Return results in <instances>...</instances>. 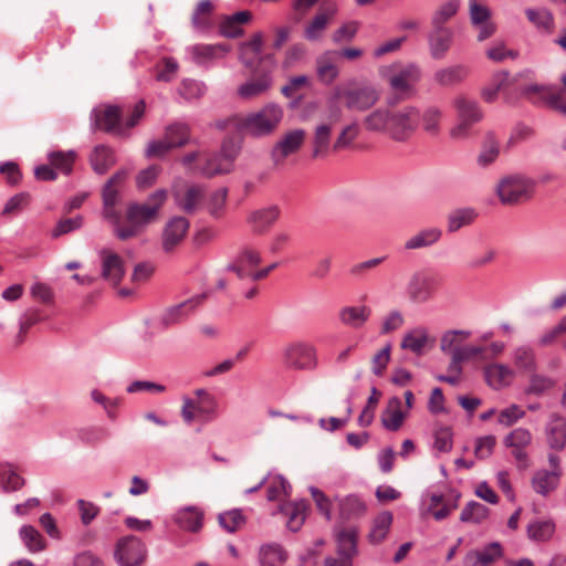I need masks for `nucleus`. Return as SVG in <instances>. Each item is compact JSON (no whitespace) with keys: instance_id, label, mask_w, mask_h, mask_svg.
Here are the masks:
<instances>
[{"instance_id":"obj_57","label":"nucleus","mask_w":566,"mask_h":566,"mask_svg":"<svg viewBox=\"0 0 566 566\" xmlns=\"http://www.w3.org/2000/svg\"><path fill=\"white\" fill-rule=\"evenodd\" d=\"M555 525L552 521H538L528 525V537L534 541H547L552 537Z\"/></svg>"},{"instance_id":"obj_1","label":"nucleus","mask_w":566,"mask_h":566,"mask_svg":"<svg viewBox=\"0 0 566 566\" xmlns=\"http://www.w3.org/2000/svg\"><path fill=\"white\" fill-rule=\"evenodd\" d=\"M419 120L420 112L415 106H380L363 118V126L367 132L379 133L395 142L406 143L417 132Z\"/></svg>"},{"instance_id":"obj_17","label":"nucleus","mask_w":566,"mask_h":566,"mask_svg":"<svg viewBox=\"0 0 566 566\" xmlns=\"http://www.w3.org/2000/svg\"><path fill=\"white\" fill-rule=\"evenodd\" d=\"M262 262L261 251L253 245H244L238 253L234 262L229 266L240 279L253 281V274Z\"/></svg>"},{"instance_id":"obj_36","label":"nucleus","mask_w":566,"mask_h":566,"mask_svg":"<svg viewBox=\"0 0 566 566\" xmlns=\"http://www.w3.org/2000/svg\"><path fill=\"white\" fill-rule=\"evenodd\" d=\"M205 195V189L201 186L192 185L187 187L184 193L176 192V203L186 213H193L201 202Z\"/></svg>"},{"instance_id":"obj_16","label":"nucleus","mask_w":566,"mask_h":566,"mask_svg":"<svg viewBox=\"0 0 566 566\" xmlns=\"http://www.w3.org/2000/svg\"><path fill=\"white\" fill-rule=\"evenodd\" d=\"M190 222L187 218L176 216L170 218L164 227L161 248L166 253H172L185 240Z\"/></svg>"},{"instance_id":"obj_9","label":"nucleus","mask_w":566,"mask_h":566,"mask_svg":"<svg viewBox=\"0 0 566 566\" xmlns=\"http://www.w3.org/2000/svg\"><path fill=\"white\" fill-rule=\"evenodd\" d=\"M458 116V124L451 128L452 139H464L470 135L471 127L483 118V112L479 103L465 95H458L453 101Z\"/></svg>"},{"instance_id":"obj_48","label":"nucleus","mask_w":566,"mask_h":566,"mask_svg":"<svg viewBox=\"0 0 566 566\" xmlns=\"http://www.w3.org/2000/svg\"><path fill=\"white\" fill-rule=\"evenodd\" d=\"M490 510L475 501L467 503L463 507L460 520L464 523L480 524L489 516Z\"/></svg>"},{"instance_id":"obj_58","label":"nucleus","mask_w":566,"mask_h":566,"mask_svg":"<svg viewBox=\"0 0 566 566\" xmlns=\"http://www.w3.org/2000/svg\"><path fill=\"white\" fill-rule=\"evenodd\" d=\"M156 80L160 82H170L172 81L177 72L179 70V65L177 61L172 57H164L156 65Z\"/></svg>"},{"instance_id":"obj_59","label":"nucleus","mask_w":566,"mask_h":566,"mask_svg":"<svg viewBox=\"0 0 566 566\" xmlns=\"http://www.w3.org/2000/svg\"><path fill=\"white\" fill-rule=\"evenodd\" d=\"M0 478L4 491H18L24 485V479H22L10 465H3L0 468Z\"/></svg>"},{"instance_id":"obj_31","label":"nucleus","mask_w":566,"mask_h":566,"mask_svg":"<svg viewBox=\"0 0 566 566\" xmlns=\"http://www.w3.org/2000/svg\"><path fill=\"white\" fill-rule=\"evenodd\" d=\"M338 52L328 51L316 60V72L321 82L331 84L338 75Z\"/></svg>"},{"instance_id":"obj_26","label":"nucleus","mask_w":566,"mask_h":566,"mask_svg":"<svg viewBox=\"0 0 566 566\" xmlns=\"http://www.w3.org/2000/svg\"><path fill=\"white\" fill-rule=\"evenodd\" d=\"M434 339L430 337L429 332L423 326L415 327L408 331L401 339L400 347L409 350L417 356L424 354L427 347L433 344Z\"/></svg>"},{"instance_id":"obj_61","label":"nucleus","mask_w":566,"mask_h":566,"mask_svg":"<svg viewBox=\"0 0 566 566\" xmlns=\"http://www.w3.org/2000/svg\"><path fill=\"white\" fill-rule=\"evenodd\" d=\"M228 190L227 188H220L210 195L208 202L209 213L213 218H221L224 212L227 203Z\"/></svg>"},{"instance_id":"obj_30","label":"nucleus","mask_w":566,"mask_h":566,"mask_svg":"<svg viewBox=\"0 0 566 566\" xmlns=\"http://www.w3.org/2000/svg\"><path fill=\"white\" fill-rule=\"evenodd\" d=\"M407 417L402 410V402L398 397L389 399L386 409L381 415V423L389 431H398Z\"/></svg>"},{"instance_id":"obj_8","label":"nucleus","mask_w":566,"mask_h":566,"mask_svg":"<svg viewBox=\"0 0 566 566\" xmlns=\"http://www.w3.org/2000/svg\"><path fill=\"white\" fill-rule=\"evenodd\" d=\"M335 97L342 99L348 111L365 112L378 103L380 92L370 84H357L337 87Z\"/></svg>"},{"instance_id":"obj_28","label":"nucleus","mask_w":566,"mask_h":566,"mask_svg":"<svg viewBox=\"0 0 566 566\" xmlns=\"http://www.w3.org/2000/svg\"><path fill=\"white\" fill-rule=\"evenodd\" d=\"M371 308L367 305L344 306L338 312L339 322L350 328H361L369 319Z\"/></svg>"},{"instance_id":"obj_24","label":"nucleus","mask_w":566,"mask_h":566,"mask_svg":"<svg viewBox=\"0 0 566 566\" xmlns=\"http://www.w3.org/2000/svg\"><path fill=\"white\" fill-rule=\"evenodd\" d=\"M102 277L109 284L116 286L125 274L122 256L109 249L101 251Z\"/></svg>"},{"instance_id":"obj_45","label":"nucleus","mask_w":566,"mask_h":566,"mask_svg":"<svg viewBox=\"0 0 566 566\" xmlns=\"http://www.w3.org/2000/svg\"><path fill=\"white\" fill-rule=\"evenodd\" d=\"M176 523L184 530L197 532L202 524V513L196 507H186L176 515Z\"/></svg>"},{"instance_id":"obj_14","label":"nucleus","mask_w":566,"mask_h":566,"mask_svg":"<svg viewBox=\"0 0 566 566\" xmlns=\"http://www.w3.org/2000/svg\"><path fill=\"white\" fill-rule=\"evenodd\" d=\"M532 440V433L525 428H516L504 438V444L511 449V454L520 470H525L530 467L526 448L531 446Z\"/></svg>"},{"instance_id":"obj_34","label":"nucleus","mask_w":566,"mask_h":566,"mask_svg":"<svg viewBox=\"0 0 566 566\" xmlns=\"http://www.w3.org/2000/svg\"><path fill=\"white\" fill-rule=\"evenodd\" d=\"M252 13L248 10L224 17L220 23V32L227 38H239L243 34L242 24L250 22Z\"/></svg>"},{"instance_id":"obj_23","label":"nucleus","mask_w":566,"mask_h":566,"mask_svg":"<svg viewBox=\"0 0 566 566\" xmlns=\"http://www.w3.org/2000/svg\"><path fill=\"white\" fill-rule=\"evenodd\" d=\"M252 73L251 80L243 83L238 88V94L241 98L252 99L270 90L272 86L271 71H250Z\"/></svg>"},{"instance_id":"obj_32","label":"nucleus","mask_w":566,"mask_h":566,"mask_svg":"<svg viewBox=\"0 0 566 566\" xmlns=\"http://www.w3.org/2000/svg\"><path fill=\"white\" fill-rule=\"evenodd\" d=\"M442 237L439 228H426L408 238L403 243L406 251L426 249L437 243Z\"/></svg>"},{"instance_id":"obj_53","label":"nucleus","mask_w":566,"mask_h":566,"mask_svg":"<svg viewBox=\"0 0 566 566\" xmlns=\"http://www.w3.org/2000/svg\"><path fill=\"white\" fill-rule=\"evenodd\" d=\"M365 510L363 501L355 495L346 496L339 502V512L344 518L360 516L365 513Z\"/></svg>"},{"instance_id":"obj_54","label":"nucleus","mask_w":566,"mask_h":566,"mask_svg":"<svg viewBox=\"0 0 566 566\" xmlns=\"http://www.w3.org/2000/svg\"><path fill=\"white\" fill-rule=\"evenodd\" d=\"M306 510H307V503L305 501H300L295 503H291L287 507V527L296 532L300 530L302 524L305 521L306 516Z\"/></svg>"},{"instance_id":"obj_21","label":"nucleus","mask_w":566,"mask_h":566,"mask_svg":"<svg viewBox=\"0 0 566 566\" xmlns=\"http://www.w3.org/2000/svg\"><path fill=\"white\" fill-rule=\"evenodd\" d=\"M280 214L281 210L277 206H270L250 212L247 217V223L253 234L263 235L279 220Z\"/></svg>"},{"instance_id":"obj_25","label":"nucleus","mask_w":566,"mask_h":566,"mask_svg":"<svg viewBox=\"0 0 566 566\" xmlns=\"http://www.w3.org/2000/svg\"><path fill=\"white\" fill-rule=\"evenodd\" d=\"M337 12V7L333 2H324L313 20L306 25L304 36L310 41L321 39L329 21Z\"/></svg>"},{"instance_id":"obj_5","label":"nucleus","mask_w":566,"mask_h":566,"mask_svg":"<svg viewBox=\"0 0 566 566\" xmlns=\"http://www.w3.org/2000/svg\"><path fill=\"white\" fill-rule=\"evenodd\" d=\"M167 199L165 190L154 192L145 203H130L126 210V224L118 228L117 238L122 241L135 238L144 228L155 221L158 212Z\"/></svg>"},{"instance_id":"obj_29","label":"nucleus","mask_w":566,"mask_h":566,"mask_svg":"<svg viewBox=\"0 0 566 566\" xmlns=\"http://www.w3.org/2000/svg\"><path fill=\"white\" fill-rule=\"evenodd\" d=\"M502 557V547L494 542L480 551H471L465 555L464 562L468 566H491Z\"/></svg>"},{"instance_id":"obj_13","label":"nucleus","mask_w":566,"mask_h":566,"mask_svg":"<svg viewBox=\"0 0 566 566\" xmlns=\"http://www.w3.org/2000/svg\"><path fill=\"white\" fill-rule=\"evenodd\" d=\"M306 138L304 129L296 128L284 133L271 149L274 166H282L286 158L298 153Z\"/></svg>"},{"instance_id":"obj_27","label":"nucleus","mask_w":566,"mask_h":566,"mask_svg":"<svg viewBox=\"0 0 566 566\" xmlns=\"http://www.w3.org/2000/svg\"><path fill=\"white\" fill-rule=\"evenodd\" d=\"M515 373L512 368L503 364H489L484 367V378L490 387L493 389H502L507 387Z\"/></svg>"},{"instance_id":"obj_38","label":"nucleus","mask_w":566,"mask_h":566,"mask_svg":"<svg viewBox=\"0 0 566 566\" xmlns=\"http://www.w3.org/2000/svg\"><path fill=\"white\" fill-rule=\"evenodd\" d=\"M394 516L391 512L384 511L379 513L371 522L370 531L368 534V539L371 544L377 545L381 543L392 524Z\"/></svg>"},{"instance_id":"obj_3","label":"nucleus","mask_w":566,"mask_h":566,"mask_svg":"<svg viewBox=\"0 0 566 566\" xmlns=\"http://www.w3.org/2000/svg\"><path fill=\"white\" fill-rule=\"evenodd\" d=\"M342 109L336 105H331L327 115L318 123L313 132V151L314 158L328 156L331 151L339 153L350 147L358 137L360 127L358 123L353 122L342 128L334 144L331 145L333 127L340 122Z\"/></svg>"},{"instance_id":"obj_2","label":"nucleus","mask_w":566,"mask_h":566,"mask_svg":"<svg viewBox=\"0 0 566 566\" xmlns=\"http://www.w3.org/2000/svg\"><path fill=\"white\" fill-rule=\"evenodd\" d=\"M240 150V140L228 137L222 142L220 151H190L180 158V163L189 172L213 178L233 170Z\"/></svg>"},{"instance_id":"obj_62","label":"nucleus","mask_w":566,"mask_h":566,"mask_svg":"<svg viewBox=\"0 0 566 566\" xmlns=\"http://www.w3.org/2000/svg\"><path fill=\"white\" fill-rule=\"evenodd\" d=\"M525 14L537 28L551 30L553 27V17L545 9H526Z\"/></svg>"},{"instance_id":"obj_52","label":"nucleus","mask_w":566,"mask_h":566,"mask_svg":"<svg viewBox=\"0 0 566 566\" xmlns=\"http://www.w3.org/2000/svg\"><path fill=\"white\" fill-rule=\"evenodd\" d=\"M486 347L482 346H474V345H467L461 346L459 350H457L453 355V368L454 370H458L455 368L457 363L462 364L463 361L471 360V359H480L484 360L486 359Z\"/></svg>"},{"instance_id":"obj_40","label":"nucleus","mask_w":566,"mask_h":566,"mask_svg":"<svg viewBox=\"0 0 566 566\" xmlns=\"http://www.w3.org/2000/svg\"><path fill=\"white\" fill-rule=\"evenodd\" d=\"M90 161L93 170L103 175L115 164V156L112 149L104 145H98L93 149Z\"/></svg>"},{"instance_id":"obj_12","label":"nucleus","mask_w":566,"mask_h":566,"mask_svg":"<svg viewBox=\"0 0 566 566\" xmlns=\"http://www.w3.org/2000/svg\"><path fill=\"white\" fill-rule=\"evenodd\" d=\"M436 289V277L428 271L419 270L410 275L406 284V295L411 303L424 304L433 297Z\"/></svg>"},{"instance_id":"obj_56","label":"nucleus","mask_w":566,"mask_h":566,"mask_svg":"<svg viewBox=\"0 0 566 566\" xmlns=\"http://www.w3.org/2000/svg\"><path fill=\"white\" fill-rule=\"evenodd\" d=\"M192 57L197 63L214 59L228 52L222 45L198 44L191 49Z\"/></svg>"},{"instance_id":"obj_33","label":"nucleus","mask_w":566,"mask_h":566,"mask_svg":"<svg viewBox=\"0 0 566 566\" xmlns=\"http://www.w3.org/2000/svg\"><path fill=\"white\" fill-rule=\"evenodd\" d=\"M452 35L450 29L434 27L429 36L430 53L433 59L440 60L447 54L451 46Z\"/></svg>"},{"instance_id":"obj_11","label":"nucleus","mask_w":566,"mask_h":566,"mask_svg":"<svg viewBox=\"0 0 566 566\" xmlns=\"http://www.w3.org/2000/svg\"><path fill=\"white\" fill-rule=\"evenodd\" d=\"M535 182L521 175L503 178L496 188L497 196L504 205H515L528 200L534 192Z\"/></svg>"},{"instance_id":"obj_51","label":"nucleus","mask_w":566,"mask_h":566,"mask_svg":"<svg viewBox=\"0 0 566 566\" xmlns=\"http://www.w3.org/2000/svg\"><path fill=\"white\" fill-rule=\"evenodd\" d=\"M20 536L27 548L32 553L41 552L45 548V541L43 536L31 525L22 526L20 530Z\"/></svg>"},{"instance_id":"obj_64","label":"nucleus","mask_w":566,"mask_h":566,"mask_svg":"<svg viewBox=\"0 0 566 566\" xmlns=\"http://www.w3.org/2000/svg\"><path fill=\"white\" fill-rule=\"evenodd\" d=\"M470 19L474 25L490 21L491 12L482 0H469Z\"/></svg>"},{"instance_id":"obj_10","label":"nucleus","mask_w":566,"mask_h":566,"mask_svg":"<svg viewBox=\"0 0 566 566\" xmlns=\"http://www.w3.org/2000/svg\"><path fill=\"white\" fill-rule=\"evenodd\" d=\"M283 364L292 370H315L318 366L317 350L307 342H292L282 352Z\"/></svg>"},{"instance_id":"obj_35","label":"nucleus","mask_w":566,"mask_h":566,"mask_svg":"<svg viewBox=\"0 0 566 566\" xmlns=\"http://www.w3.org/2000/svg\"><path fill=\"white\" fill-rule=\"evenodd\" d=\"M562 472L538 470L532 478V488L541 495H547L553 492L558 483Z\"/></svg>"},{"instance_id":"obj_20","label":"nucleus","mask_w":566,"mask_h":566,"mask_svg":"<svg viewBox=\"0 0 566 566\" xmlns=\"http://www.w3.org/2000/svg\"><path fill=\"white\" fill-rule=\"evenodd\" d=\"M207 294H199L178 305L167 308L160 317L161 324L165 327H168L181 323L191 313H193L196 308L205 302Z\"/></svg>"},{"instance_id":"obj_49","label":"nucleus","mask_w":566,"mask_h":566,"mask_svg":"<svg viewBox=\"0 0 566 566\" xmlns=\"http://www.w3.org/2000/svg\"><path fill=\"white\" fill-rule=\"evenodd\" d=\"M286 559V553L277 544L264 545L260 552L261 566H282Z\"/></svg>"},{"instance_id":"obj_44","label":"nucleus","mask_w":566,"mask_h":566,"mask_svg":"<svg viewBox=\"0 0 566 566\" xmlns=\"http://www.w3.org/2000/svg\"><path fill=\"white\" fill-rule=\"evenodd\" d=\"M469 337L464 331H448L440 339V349L453 359V355L460 349L463 342Z\"/></svg>"},{"instance_id":"obj_47","label":"nucleus","mask_w":566,"mask_h":566,"mask_svg":"<svg viewBox=\"0 0 566 566\" xmlns=\"http://www.w3.org/2000/svg\"><path fill=\"white\" fill-rule=\"evenodd\" d=\"M213 12V3L210 0H201L191 18L193 28L198 30H206L211 25V15Z\"/></svg>"},{"instance_id":"obj_41","label":"nucleus","mask_w":566,"mask_h":566,"mask_svg":"<svg viewBox=\"0 0 566 566\" xmlns=\"http://www.w3.org/2000/svg\"><path fill=\"white\" fill-rule=\"evenodd\" d=\"M103 217L105 220L112 223L114 228V234L117 237L118 228H123L124 223L122 222V214L116 210V205L118 202V197L112 195L111 192H103Z\"/></svg>"},{"instance_id":"obj_43","label":"nucleus","mask_w":566,"mask_h":566,"mask_svg":"<svg viewBox=\"0 0 566 566\" xmlns=\"http://www.w3.org/2000/svg\"><path fill=\"white\" fill-rule=\"evenodd\" d=\"M476 217H478V213L472 208H460V209L453 210L448 216V231L457 232L461 228L473 223V221L475 220Z\"/></svg>"},{"instance_id":"obj_18","label":"nucleus","mask_w":566,"mask_h":566,"mask_svg":"<svg viewBox=\"0 0 566 566\" xmlns=\"http://www.w3.org/2000/svg\"><path fill=\"white\" fill-rule=\"evenodd\" d=\"M524 94L532 102H544L551 108L566 115V101L564 98V91L556 87H544L538 85H530L524 88Z\"/></svg>"},{"instance_id":"obj_22","label":"nucleus","mask_w":566,"mask_h":566,"mask_svg":"<svg viewBox=\"0 0 566 566\" xmlns=\"http://www.w3.org/2000/svg\"><path fill=\"white\" fill-rule=\"evenodd\" d=\"M124 114L125 111L119 106L108 105L97 108L94 112L95 125L107 133L122 134L124 132L122 122Z\"/></svg>"},{"instance_id":"obj_19","label":"nucleus","mask_w":566,"mask_h":566,"mask_svg":"<svg viewBox=\"0 0 566 566\" xmlns=\"http://www.w3.org/2000/svg\"><path fill=\"white\" fill-rule=\"evenodd\" d=\"M262 46L263 34L261 32L254 33L248 42L240 45L239 60L249 71L259 70L258 66L262 61L273 62V56L270 54L264 57L260 56Z\"/></svg>"},{"instance_id":"obj_15","label":"nucleus","mask_w":566,"mask_h":566,"mask_svg":"<svg viewBox=\"0 0 566 566\" xmlns=\"http://www.w3.org/2000/svg\"><path fill=\"white\" fill-rule=\"evenodd\" d=\"M145 554V545L136 536H125L117 542L115 557L120 566H138Z\"/></svg>"},{"instance_id":"obj_42","label":"nucleus","mask_w":566,"mask_h":566,"mask_svg":"<svg viewBox=\"0 0 566 566\" xmlns=\"http://www.w3.org/2000/svg\"><path fill=\"white\" fill-rule=\"evenodd\" d=\"M337 542V555L339 556H349V558H354L356 555V544H357V534L353 528H345L337 533L336 535Z\"/></svg>"},{"instance_id":"obj_37","label":"nucleus","mask_w":566,"mask_h":566,"mask_svg":"<svg viewBox=\"0 0 566 566\" xmlns=\"http://www.w3.org/2000/svg\"><path fill=\"white\" fill-rule=\"evenodd\" d=\"M547 431L549 446L553 449L563 450L566 446V418L553 415Z\"/></svg>"},{"instance_id":"obj_6","label":"nucleus","mask_w":566,"mask_h":566,"mask_svg":"<svg viewBox=\"0 0 566 566\" xmlns=\"http://www.w3.org/2000/svg\"><path fill=\"white\" fill-rule=\"evenodd\" d=\"M379 76L386 81L392 92L402 98L415 92V85L421 80L422 72L415 63L395 62L379 67Z\"/></svg>"},{"instance_id":"obj_7","label":"nucleus","mask_w":566,"mask_h":566,"mask_svg":"<svg viewBox=\"0 0 566 566\" xmlns=\"http://www.w3.org/2000/svg\"><path fill=\"white\" fill-rule=\"evenodd\" d=\"M219 402L208 390L200 388L193 391V397H182L181 418L185 423L195 421L209 422L218 417Z\"/></svg>"},{"instance_id":"obj_63","label":"nucleus","mask_w":566,"mask_h":566,"mask_svg":"<svg viewBox=\"0 0 566 566\" xmlns=\"http://www.w3.org/2000/svg\"><path fill=\"white\" fill-rule=\"evenodd\" d=\"M219 523L226 531L233 533L243 525L244 518L239 510H232L220 514Z\"/></svg>"},{"instance_id":"obj_39","label":"nucleus","mask_w":566,"mask_h":566,"mask_svg":"<svg viewBox=\"0 0 566 566\" xmlns=\"http://www.w3.org/2000/svg\"><path fill=\"white\" fill-rule=\"evenodd\" d=\"M469 75V70L464 65H453L438 70L434 75V82L441 86H452L461 83Z\"/></svg>"},{"instance_id":"obj_50","label":"nucleus","mask_w":566,"mask_h":566,"mask_svg":"<svg viewBox=\"0 0 566 566\" xmlns=\"http://www.w3.org/2000/svg\"><path fill=\"white\" fill-rule=\"evenodd\" d=\"M48 158L49 163L54 169L60 170L62 174L69 175L72 171L76 154L72 150H57L50 153Z\"/></svg>"},{"instance_id":"obj_60","label":"nucleus","mask_w":566,"mask_h":566,"mask_svg":"<svg viewBox=\"0 0 566 566\" xmlns=\"http://www.w3.org/2000/svg\"><path fill=\"white\" fill-rule=\"evenodd\" d=\"M514 365L523 371H531L535 364L534 352L527 346H520L514 350Z\"/></svg>"},{"instance_id":"obj_4","label":"nucleus","mask_w":566,"mask_h":566,"mask_svg":"<svg viewBox=\"0 0 566 566\" xmlns=\"http://www.w3.org/2000/svg\"><path fill=\"white\" fill-rule=\"evenodd\" d=\"M283 109L269 104L258 112L248 115H235L228 119L227 125L233 129L255 138L272 135L283 119Z\"/></svg>"},{"instance_id":"obj_46","label":"nucleus","mask_w":566,"mask_h":566,"mask_svg":"<svg viewBox=\"0 0 566 566\" xmlns=\"http://www.w3.org/2000/svg\"><path fill=\"white\" fill-rule=\"evenodd\" d=\"M442 111L436 106L427 107L420 118L423 130L430 136H438L441 130Z\"/></svg>"},{"instance_id":"obj_55","label":"nucleus","mask_w":566,"mask_h":566,"mask_svg":"<svg viewBox=\"0 0 566 566\" xmlns=\"http://www.w3.org/2000/svg\"><path fill=\"white\" fill-rule=\"evenodd\" d=\"M165 135L175 147L186 145L190 139V128L187 124L176 123L166 128Z\"/></svg>"}]
</instances>
